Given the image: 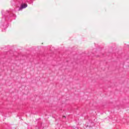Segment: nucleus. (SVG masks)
<instances>
[{"instance_id":"1","label":"nucleus","mask_w":129,"mask_h":129,"mask_svg":"<svg viewBox=\"0 0 129 129\" xmlns=\"http://www.w3.org/2000/svg\"><path fill=\"white\" fill-rule=\"evenodd\" d=\"M1 28H2V29H5L9 27V24L7 23V22L6 21V19L5 18H2V21L1 22Z\"/></svg>"},{"instance_id":"2","label":"nucleus","mask_w":129,"mask_h":129,"mask_svg":"<svg viewBox=\"0 0 129 129\" xmlns=\"http://www.w3.org/2000/svg\"><path fill=\"white\" fill-rule=\"evenodd\" d=\"M27 7H28V5L24 4H23L21 7L20 8H19L18 11H22L23 10V9H26V8H27Z\"/></svg>"},{"instance_id":"3","label":"nucleus","mask_w":129,"mask_h":129,"mask_svg":"<svg viewBox=\"0 0 129 129\" xmlns=\"http://www.w3.org/2000/svg\"><path fill=\"white\" fill-rule=\"evenodd\" d=\"M6 13H7V14H9V11H6Z\"/></svg>"}]
</instances>
